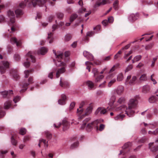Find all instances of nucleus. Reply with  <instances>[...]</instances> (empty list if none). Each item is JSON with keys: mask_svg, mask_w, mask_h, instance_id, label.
<instances>
[{"mask_svg": "<svg viewBox=\"0 0 158 158\" xmlns=\"http://www.w3.org/2000/svg\"><path fill=\"white\" fill-rule=\"evenodd\" d=\"M11 102L10 101H7L6 102L4 103V108L5 109H9L11 106Z\"/></svg>", "mask_w": 158, "mask_h": 158, "instance_id": "nucleus-30", "label": "nucleus"}, {"mask_svg": "<svg viewBox=\"0 0 158 158\" xmlns=\"http://www.w3.org/2000/svg\"><path fill=\"white\" fill-rule=\"evenodd\" d=\"M45 134L47 138L49 139L51 138L52 135L48 131H45Z\"/></svg>", "mask_w": 158, "mask_h": 158, "instance_id": "nucleus-51", "label": "nucleus"}, {"mask_svg": "<svg viewBox=\"0 0 158 158\" xmlns=\"http://www.w3.org/2000/svg\"><path fill=\"white\" fill-rule=\"evenodd\" d=\"M139 15L138 13L135 14H132L130 15L128 17L129 20L131 22L135 21L139 18Z\"/></svg>", "mask_w": 158, "mask_h": 158, "instance_id": "nucleus-13", "label": "nucleus"}, {"mask_svg": "<svg viewBox=\"0 0 158 158\" xmlns=\"http://www.w3.org/2000/svg\"><path fill=\"white\" fill-rule=\"evenodd\" d=\"M101 28V26L99 25H98L95 27L94 28V30H96L95 33H97L98 31L100 30Z\"/></svg>", "mask_w": 158, "mask_h": 158, "instance_id": "nucleus-55", "label": "nucleus"}, {"mask_svg": "<svg viewBox=\"0 0 158 158\" xmlns=\"http://www.w3.org/2000/svg\"><path fill=\"white\" fill-rule=\"evenodd\" d=\"M42 142H43L44 145H45L46 143V141L45 140L41 139L39 140V142L38 144V145L39 147H40V144Z\"/></svg>", "mask_w": 158, "mask_h": 158, "instance_id": "nucleus-48", "label": "nucleus"}, {"mask_svg": "<svg viewBox=\"0 0 158 158\" xmlns=\"http://www.w3.org/2000/svg\"><path fill=\"white\" fill-rule=\"evenodd\" d=\"M57 16L58 18L60 19H61L63 18L64 15L62 13L59 12L57 13Z\"/></svg>", "mask_w": 158, "mask_h": 158, "instance_id": "nucleus-52", "label": "nucleus"}, {"mask_svg": "<svg viewBox=\"0 0 158 158\" xmlns=\"http://www.w3.org/2000/svg\"><path fill=\"white\" fill-rule=\"evenodd\" d=\"M9 63L6 61H4L2 62V65L0 66V72L1 74L4 73L6 69L9 67Z\"/></svg>", "mask_w": 158, "mask_h": 158, "instance_id": "nucleus-6", "label": "nucleus"}, {"mask_svg": "<svg viewBox=\"0 0 158 158\" xmlns=\"http://www.w3.org/2000/svg\"><path fill=\"white\" fill-rule=\"evenodd\" d=\"M124 117L125 115H124L119 114L115 117L114 119L115 120H121Z\"/></svg>", "mask_w": 158, "mask_h": 158, "instance_id": "nucleus-29", "label": "nucleus"}, {"mask_svg": "<svg viewBox=\"0 0 158 158\" xmlns=\"http://www.w3.org/2000/svg\"><path fill=\"white\" fill-rule=\"evenodd\" d=\"M110 3L109 0H98L94 5L95 7L100 6L106 4Z\"/></svg>", "mask_w": 158, "mask_h": 158, "instance_id": "nucleus-11", "label": "nucleus"}, {"mask_svg": "<svg viewBox=\"0 0 158 158\" xmlns=\"http://www.w3.org/2000/svg\"><path fill=\"white\" fill-rule=\"evenodd\" d=\"M60 85L62 87H65L66 85H69L68 83L66 82L63 81L62 79L61 78H60Z\"/></svg>", "mask_w": 158, "mask_h": 158, "instance_id": "nucleus-27", "label": "nucleus"}, {"mask_svg": "<svg viewBox=\"0 0 158 158\" xmlns=\"http://www.w3.org/2000/svg\"><path fill=\"white\" fill-rule=\"evenodd\" d=\"M53 51L56 56V59L54 60L55 64L57 66H63V67L58 69L56 68L53 69L52 71L49 73L48 76V77L51 79L53 78V74L56 72V78L59 77L61 74L64 73L65 70L64 66L66 65L65 63L62 61L63 56V53L58 52H56V51L54 50H53Z\"/></svg>", "mask_w": 158, "mask_h": 158, "instance_id": "nucleus-1", "label": "nucleus"}, {"mask_svg": "<svg viewBox=\"0 0 158 158\" xmlns=\"http://www.w3.org/2000/svg\"><path fill=\"white\" fill-rule=\"evenodd\" d=\"M106 112V109L103 107H100L98 108L94 112L96 115L100 116L105 114Z\"/></svg>", "mask_w": 158, "mask_h": 158, "instance_id": "nucleus-7", "label": "nucleus"}, {"mask_svg": "<svg viewBox=\"0 0 158 158\" xmlns=\"http://www.w3.org/2000/svg\"><path fill=\"white\" fill-rule=\"evenodd\" d=\"M150 89V85H144L142 88V92L144 94H147L148 93Z\"/></svg>", "mask_w": 158, "mask_h": 158, "instance_id": "nucleus-18", "label": "nucleus"}, {"mask_svg": "<svg viewBox=\"0 0 158 158\" xmlns=\"http://www.w3.org/2000/svg\"><path fill=\"white\" fill-rule=\"evenodd\" d=\"M103 120L102 119H99L95 120L94 121L92 122V123H93V124L94 125V126L95 127L98 124L103 122Z\"/></svg>", "mask_w": 158, "mask_h": 158, "instance_id": "nucleus-31", "label": "nucleus"}, {"mask_svg": "<svg viewBox=\"0 0 158 158\" xmlns=\"http://www.w3.org/2000/svg\"><path fill=\"white\" fill-rule=\"evenodd\" d=\"M20 99V98L19 96H16L13 99V101L15 103L19 101Z\"/></svg>", "mask_w": 158, "mask_h": 158, "instance_id": "nucleus-53", "label": "nucleus"}, {"mask_svg": "<svg viewBox=\"0 0 158 158\" xmlns=\"http://www.w3.org/2000/svg\"><path fill=\"white\" fill-rule=\"evenodd\" d=\"M48 51V49L45 47H42L40 48L38 51V53L42 55H44Z\"/></svg>", "mask_w": 158, "mask_h": 158, "instance_id": "nucleus-17", "label": "nucleus"}, {"mask_svg": "<svg viewBox=\"0 0 158 158\" xmlns=\"http://www.w3.org/2000/svg\"><path fill=\"white\" fill-rule=\"evenodd\" d=\"M143 124L145 127H147L148 128L151 129H154L155 128V126L153 124H148L145 123H143Z\"/></svg>", "mask_w": 158, "mask_h": 158, "instance_id": "nucleus-33", "label": "nucleus"}, {"mask_svg": "<svg viewBox=\"0 0 158 158\" xmlns=\"http://www.w3.org/2000/svg\"><path fill=\"white\" fill-rule=\"evenodd\" d=\"M133 68V65L132 64H129V65L126 68L125 72H127L129 71L131 69Z\"/></svg>", "mask_w": 158, "mask_h": 158, "instance_id": "nucleus-47", "label": "nucleus"}, {"mask_svg": "<svg viewBox=\"0 0 158 158\" xmlns=\"http://www.w3.org/2000/svg\"><path fill=\"white\" fill-rule=\"evenodd\" d=\"M86 9L85 8H82L80 9L78 11V12L79 13L81 14L83 13L86 11Z\"/></svg>", "mask_w": 158, "mask_h": 158, "instance_id": "nucleus-57", "label": "nucleus"}, {"mask_svg": "<svg viewBox=\"0 0 158 158\" xmlns=\"http://www.w3.org/2000/svg\"><path fill=\"white\" fill-rule=\"evenodd\" d=\"M125 100V99L124 97H121L118 99L117 102L119 104H121L123 103L124 102Z\"/></svg>", "mask_w": 158, "mask_h": 158, "instance_id": "nucleus-45", "label": "nucleus"}, {"mask_svg": "<svg viewBox=\"0 0 158 158\" xmlns=\"http://www.w3.org/2000/svg\"><path fill=\"white\" fill-rule=\"evenodd\" d=\"M15 13L17 15H21L23 14V12L22 10L20 9H18L15 11Z\"/></svg>", "mask_w": 158, "mask_h": 158, "instance_id": "nucleus-46", "label": "nucleus"}, {"mask_svg": "<svg viewBox=\"0 0 158 158\" xmlns=\"http://www.w3.org/2000/svg\"><path fill=\"white\" fill-rule=\"evenodd\" d=\"M78 145V142H76L71 145V147L72 148H74L77 147Z\"/></svg>", "mask_w": 158, "mask_h": 158, "instance_id": "nucleus-63", "label": "nucleus"}, {"mask_svg": "<svg viewBox=\"0 0 158 158\" xmlns=\"http://www.w3.org/2000/svg\"><path fill=\"white\" fill-rule=\"evenodd\" d=\"M157 57H154L153 59V60L152 61V64L151 65L152 67H153L155 65V62L157 60Z\"/></svg>", "mask_w": 158, "mask_h": 158, "instance_id": "nucleus-60", "label": "nucleus"}, {"mask_svg": "<svg viewBox=\"0 0 158 158\" xmlns=\"http://www.w3.org/2000/svg\"><path fill=\"white\" fill-rule=\"evenodd\" d=\"M11 142L13 145H16L17 143V142L16 140L14 138L13 136H12L11 137Z\"/></svg>", "mask_w": 158, "mask_h": 158, "instance_id": "nucleus-42", "label": "nucleus"}, {"mask_svg": "<svg viewBox=\"0 0 158 158\" xmlns=\"http://www.w3.org/2000/svg\"><path fill=\"white\" fill-rule=\"evenodd\" d=\"M118 0L115 1L113 4V7L115 10H117L118 9Z\"/></svg>", "mask_w": 158, "mask_h": 158, "instance_id": "nucleus-38", "label": "nucleus"}, {"mask_svg": "<svg viewBox=\"0 0 158 158\" xmlns=\"http://www.w3.org/2000/svg\"><path fill=\"white\" fill-rule=\"evenodd\" d=\"M153 46V44H150L146 46L145 49L146 50H148L152 47Z\"/></svg>", "mask_w": 158, "mask_h": 158, "instance_id": "nucleus-54", "label": "nucleus"}, {"mask_svg": "<svg viewBox=\"0 0 158 158\" xmlns=\"http://www.w3.org/2000/svg\"><path fill=\"white\" fill-rule=\"evenodd\" d=\"M93 110V107L91 106H88L85 110L84 114H82V115L79 116L80 119H82L86 116L90 115L92 112Z\"/></svg>", "mask_w": 158, "mask_h": 158, "instance_id": "nucleus-5", "label": "nucleus"}, {"mask_svg": "<svg viewBox=\"0 0 158 158\" xmlns=\"http://www.w3.org/2000/svg\"><path fill=\"white\" fill-rule=\"evenodd\" d=\"M33 71V70H27L24 71L25 77H27L29 75L30 72Z\"/></svg>", "mask_w": 158, "mask_h": 158, "instance_id": "nucleus-39", "label": "nucleus"}, {"mask_svg": "<svg viewBox=\"0 0 158 158\" xmlns=\"http://www.w3.org/2000/svg\"><path fill=\"white\" fill-rule=\"evenodd\" d=\"M84 56L90 60H94V56L92 54L87 51H84L83 52Z\"/></svg>", "mask_w": 158, "mask_h": 158, "instance_id": "nucleus-15", "label": "nucleus"}, {"mask_svg": "<svg viewBox=\"0 0 158 158\" xmlns=\"http://www.w3.org/2000/svg\"><path fill=\"white\" fill-rule=\"evenodd\" d=\"M116 80L115 78L112 79L108 83V86L109 87H110L111 85L116 82Z\"/></svg>", "mask_w": 158, "mask_h": 158, "instance_id": "nucleus-36", "label": "nucleus"}, {"mask_svg": "<svg viewBox=\"0 0 158 158\" xmlns=\"http://www.w3.org/2000/svg\"><path fill=\"white\" fill-rule=\"evenodd\" d=\"M10 42L12 44H16L17 47L20 46L21 44V42L20 40H18L15 37H13L11 39Z\"/></svg>", "mask_w": 158, "mask_h": 158, "instance_id": "nucleus-16", "label": "nucleus"}, {"mask_svg": "<svg viewBox=\"0 0 158 158\" xmlns=\"http://www.w3.org/2000/svg\"><path fill=\"white\" fill-rule=\"evenodd\" d=\"M85 64L87 66L86 69H88L89 72H90V68L93 65L92 63L89 61H87L85 62Z\"/></svg>", "mask_w": 158, "mask_h": 158, "instance_id": "nucleus-32", "label": "nucleus"}, {"mask_svg": "<svg viewBox=\"0 0 158 158\" xmlns=\"http://www.w3.org/2000/svg\"><path fill=\"white\" fill-rule=\"evenodd\" d=\"M26 133V130L24 128H21L19 131V133L22 135H24Z\"/></svg>", "mask_w": 158, "mask_h": 158, "instance_id": "nucleus-49", "label": "nucleus"}, {"mask_svg": "<svg viewBox=\"0 0 158 158\" xmlns=\"http://www.w3.org/2000/svg\"><path fill=\"white\" fill-rule=\"evenodd\" d=\"M94 33L91 31H88L86 33V35L87 36L91 37L94 35Z\"/></svg>", "mask_w": 158, "mask_h": 158, "instance_id": "nucleus-59", "label": "nucleus"}, {"mask_svg": "<svg viewBox=\"0 0 158 158\" xmlns=\"http://www.w3.org/2000/svg\"><path fill=\"white\" fill-rule=\"evenodd\" d=\"M123 76L121 73H119L117 76V80L118 81H119L123 80Z\"/></svg>", "mask_w": 158, "mask_h": 158, "instance_id": "nucleus-28", "label": "nucleus"}, {"mask_svg": "<svg viewBox=\"0 0 158 158\" xmlns=\"http://www.w3.org/2000/svg\"><path fill=\"white\" fill-rule=\"evenodd\" d=\"M33 82V79L31 77H30L28 79V82L26 83L23 84V87L24 88V89H22L20 91V92H24L27 89V88H25L29 84L32 83Z\"/></svg>", "mask_w": 158, "mask_h": 158, "instance_id": "nucleus-12", "label": "nucleus"}, {"mask_svg": "<svg viewBox=\"0 0 158 158\" xmlns=\"http://www.w3.org/2000/svg\"><path fill=\"white\" fill-rule=\"evenodd\" d=\"M1 94L3 98H9L10 97L13 96V91L11 90L5 91L1 92Z\"/></svg>", "mask_w": 158, "mask_h": 158, "instance_id": "nucleus-9", "label": "nucleus"}, {"mask_svg": "<svg viewBox=\"0 0 158 158\" xmlns=\"http://www.w3.org/2000/svg\"><path fill=\"white\" fill-rule=\"evenodd\" d=\"M75 105V103L74 102H72L70 105L69 110L71 111L74 108Z\"/></svg>", "mask_w": 158, "mask_h": 158, "instance_id": "nucleus-43", "label": "nucleus"}, {"mask_svg": "<svg viewBox=\"0 0 158 158\" xmlns=\"http://www.w3.org/2000/svg\"><path fill=\"white\" fill-rule=\"evenodd\" d=\"M72 35L69 34L65 35L64 37V40L65 41L68 42L71 40L72 38Z\"/></svg>", "mask_w": 158, "mask_h": 158, "instance_id": "nucleus-25", "label": "nucleus"}, {"mask_svg": "<svg viewBox=\"0 0 158 158\" xmlns=\"http://www.w3.org/2000/svg\"><path fill=\"white\" fill-rule=\"evenodd\" d=\"M30 139V137L29 136H25L23 139V141L24 142H26L29 140Z\"/></svg>", "mask_w": 158, "mask_h": 158, "instance_id": "nucleus-58", "label": "nucleus"}, {"mask_svg": "<svg viewBox=\"0 0 158 158\" xmlns=\"http://www.w3.org/2000/svg\"><path fill=\"white\" fill-rule=\"evenodd\" d=\"M108 22V21L107 20H105L102 21V23L104 26H106L107 25Z\"/></svg>", "mask_w": 158, "mask_h": 158, "instance_id": "nucleus-64", "label": "nucleus"}, {"mask_svg": "<svg viewBox=\"0 0 158 158\" xmlns=\"http://www.w3.org/2000/svg\"><path fill=\"white\" fill-rule=\"evenodd\" d=\"M67 100L66 96L64 94H62L60 96V98L58 100V103L60 105H64L66 103Z\"/></svg>", "mask_w": 158, "mask_h": 158, "instance_id": "nucleus-8", "label": "nucleus"}, {"mask_svg": "<svg viewBox=\"0 0 158 158\" xmlns=\"http://www.w3.org/2000/svg\"><path fill=\"white\" fill-rule=\"evenodd\" d=\"M7 152V150H0V156L3 158V155L6 154Z\"/></svg>", "mask_w": 158, "mask_h": 158, "instance_id": "nucleus-44", "label": "nucleus"}, {"mask_svg": "<svg viewBox=\"0 0 158 158\" xmlns=\"http://www.w3.org/2000/svg\"><path fill=\"white\" fill-rule=\"evenodd\" d=\"M139 98V96H136L131 99L127 107L125 105H123L115 109V111L121 110L122 113L124 112L129 117L132 116L135 113V110L137 107L138 103V99Z\"/></svg>", "mask_w": 158, "mask_h": 158, "instance_id": "nucleus-2", "label": "nucleus"}, {"mask_svg": "<svg viewBox=\"0 0 158 158\" xmlns=\"http://www.w3.org/2000/svg\"><path fill=\"white\" fill-rule=\"evenodd\" d=\"M84 111V110L82 108H79L77 109V114L78 116V118L80 119L79 118V116L82 115V114H81Z\"/></svg>", "mask_w": 158, "mask_h": 158, "instance_id": "nucleus-34", "label": "nucleus"}, {"mask_svg": "<svg viewBox=\"0 0 158 158\" xmlns=\"http://www.w3.org/2000/svg\"><path fill=\"white\" fill-rule=\"evenodd\" d=\"M106 81H104L103 83L100 84L99 86V87L100 88H102L105 87L106 86Z\"/></svg>", "mask_w": 158, "mask_h": 158, "instance_id": "nucleus-56", "label": "nucleus"}, {"mask_svg": "<svg viewBox=\"0 0 158 158\" xmlns=\"http://www.w3.org/2000/svg\"><path fill=\"white\" fill-rule=\"evenodd\" d=\"M104 76L102 75H100L96 77L95 79V83H98L100 82L102 79L104 78Z\"/></svg>", "mask_w": 158, "mask_h": 158, "instance_id": "nucleus-23", "label": "nucleus"}, {"mask_svg": "<svg viewBox=\"0 0 158 158\" xmlns=\"http://www.w3.org/2000/svg\"><path fill=\"white\" fill-rule=\"evenodd\" d=\"M92 122L89 123L87 124L86 127V129L88 131H90L92 129L93 127L94 126V125Z\"/></svg>", "mask_w": 158, "mask_h": 158, "instance_id": "nucleus-26", "label": "nucleus"}, {"mask_svg": "<svg viewBox=\"0 0 158 158\" xmlns=\"http://www.w3.org/2000/svg\"><path fill=\"white\" fill-rule=\"evenodd\" d=\"M142 56L141 55H137L135 56L133 59L132 60V63H134L135 62H137L141 60Z\"/></svg>", "mask_w": 158, "mask_h": 158, "instance_id": "nucleus-24", "label": "nucleus"}, {"mask_svg": "<svg viewBox=\"0 0 158 158\" xmlns=\"http://www.w3.org/2000/svg\"><path fill=\"white\" fill-rule=\"evenodd\" d=\"M131 145V143L130 142H127L124 144V146L123 147V149L127 148L128 147H130Z\"/></svg>", "mask_w": 158, "mask_h": 158, "instance_id": "nucleus-40", "label": "nucleus"}, {"mask_svg": "<svg viewBox=\"0 0 158 158\" xmlns=\"http://www.w3.org/2000/svg\"><path fill=\"white\" fill-rule=\"evenodd\" d=\"M62 125H63V130H66L69 127V123L65 119H64L62 121Z\"/></svg>", "mask_w": 158, "mask_h": 158, "instance_id": "nucleus-19", "label": "nucleus"}, {"mask_svg": "<svg viewBox=\"0 0 158 158\" xmlns=\"http://www.w3.org/2000/svg\"><path fill=\"white\" fill-rule=\"evenodd\" d=\"M105 126L103 124H100L99 126V130L102 131L104 130L105 128Z\"/></svg>", "mask_w": 158, "mask_h": 158, "instance_id": "nucleus-62", "label": "nucleus"}, {"mask_svg": "<svg viewBox=\"0 0 158 158\" xmlns=\"http://www.w3.org/2000/svg\"><path fill=\"white\" fill-rule=\"evenodd\" d=\"M115 91L118 95H121L124 91V87L123 86L119 85L117 87Z\"/></svg>", "mask_w": 158, "mask_h": 158, "instance_id": "nucleus-14", "label": "nucleus"}, {"mask_svg": "<svg viewBox=\"0 0 158 158\" xmlns=\"http://www.w3.org/2000/svg\"><path fill=\"white\" fill-rule=\"evenodd\" d=\"M77 17V15L76 14H73L70 17V21L71 22H72Z\"/></svg>", "mask_w": 158, "mask_h": 158, "instance_id": "nucleus-35", "label": "nucleus"}, {"mask_svg": "<svg viewBox=\"0 0 158 158\" xmlns=\"http://www.w3.org/2000/svg\"><path fill=\"white\" fill-rule=\"evenodd\" d=\"M92 73L94 75V77H95L98 74V69L96 68H94L92 70Z\"/></svg>", "mask_w": 158, "mask_h": 158, "instance_id": "nucleus-50", "label": "nucleus"}, {"mask_svg": "<svg viewBox=\"0 0 158 158\" xmlns=\"http://www.w3.org/2000/svg\"><path fill=\"white\" fill-rule=\"evenodd\" d=\"M147 79V77L146 75L145 74H142L140 78V81H146Z\"/></svg>", "mask_w": 158, "mask_h": 158, "instance_id": "nucleus-41", "label": "nucleus"}, {"mask_svg": "<svg viewBox=\"0 0 158 158\" xmlns=\"http://www.w3.org/2000/svg\"><path fill=\"white\" fill-rule=\"evenodd\" d=\"M158 99V95L156 94L155 96H152L150 97L149 101L150 103H152L156 102Z\"/></svg>", "mask_w": 158, "mask_h": 158, "instance_id": "nucleus-20", "label": "nucleus"}, {"mask_svg": "<svg viewBox=\"0 0 158 158\" xmlns=\"http://www.w3.org/2000/svg\"><path fill=\"white\" fill-rule=\"evenodd\" d=\"M86 84L89 89H92L94 85V83L90 81H86Z\"/></svg>", "mask_w": 158, "mask_h": 158, "instance_id": "nucleus-22", "label": "nucleus"}, {"mask_svg": "<svg viewBox=\"0 0 158 158\" xmlns=\"http://www.w3.org/2000/svg\"><path fill=\"white\" fill-rule=\"evenodd\" d=\"M136 80V77L134 76L132 77V79L130 81L129 83L130 85H133L135 83V82Z\"/></svg>", "mask_w": 158, "mask_h": 158, "instance_id": "nucleus-37", "label": "nucleus"}, {"mask_svg": "<svg viewBox=\"0 0 158 158\" xmlns=\"http://www.w3.org/2000/svg\"><path fill=\"white\" fill-rule=\"evenodd\" d=\"M47 0H24V2L19 4L20 7L23 8L26 6L30 7L31 5L35 7L37 5L39 6H42L47 2Z\"/></svg>", "mask_w": 158, "mask_h": 158, "instance_id": "nucleus-3", "label": "nucleus"}, {"mask_svg": "<svg viewBox=\"0 0 158 158\" xmlns=\"http://www.w3.org/2000/svg\"><path fill=\"white\" fill-rule=\"evenodd\" d=\"M7 15L10 19V22L13 23L15 22V16L14 12L13 11L10 10L7 12Z\"/></svg>", "mask_w": 158, "mask_h": 158, "instance_id": "nucleus-10", "label": "nucleus"}, {"mask_svg": "<svg viewBox=\"0 0 158 158\" xmlns=\"http://www.w3.org/2000/svg\"><path fill=\"white\" fill-rule=\"evenodd\" d=\"M48 39L49 40V43L51 44L52 43L53 40V33L51 32L48 33Z\"/></svg>", "mask_w": 158, "mask_h": 158, "instance_id": "nucleus-21", "label": "nucleus"}, {"mask_svg": "<svg viewBox=\"0 0 158 158\" xmlns=\"http://www.w3.org/2000/svg\"><path fill=\"white\" fill-rule=\"evenodd\" d=\"M26 60L23 63V65L26 68L28 67L30 65V61L34 63L35 61V57L33 56L32 53L31 52H29L26 55Z\"/></svg>", "mask_w": 158, "mask_h": 158, "instance_id": "nucleus-4", "label": "nucleus"}, {"mask_svg": "<svg viewBox=\"0 0 158 158\" xmlns=\"http://www.w3.org/2000/svg\"><path fill=\"white\" fill-rule=\"evenodd\" d=\"M115 100V97L114 96L112 98H111L110 100V102L111 103L110 105H112L114 103V102Z\"/></svg>", "mask_w": 158, "mask_h": 158, "instance_id": "nucleus-61", "label": "nucleus"}]
</instances>
